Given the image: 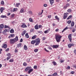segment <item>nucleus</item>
<instances>
[{
    "label": "nucleus",
    "mask_w": 76,
    "mask_h": 76,
    "mask_svg": "<svg viewBox=\"0 0 76 76\" xmlns=\"http://www.w3.org/2000/svg\"><path fill=\"white\" fill-rule=\"evenodd\" d=\"M43 10H42V12H41V13L40 14L41 15H42V13H43Z\"/></svg>",
    "instance_id": "nucleus-62"
},
{
    "label": "nucleus",
    "mask_w": 76,
    "mask_h": 76,
    "mask_svg": "<svg viewBox=\"0 0 76 76\" xmlns=\"http://www.w3.org/2000/svg\"><path fill=\"white\" fill-rule=\"evenodd\" d=\"M10 62H12L13 61V59H10V60L9 61Z\"/></svg>",
    "instance_id": "nucleus-51"
},
{
    "label": "nucleus",
    "mask_w": 76,
    "mask_h": 76,
    "mask_svg": "<svg viewBox=\"0 0 76 76\" xmlns=\"http://www.w3.org/2000/svg\"><path fill=\"white\" fill-rule=\"evenodd\" d=\"M19 5H20V3H17L16 4V7H19Z\"/></svg>",
    "instance_id": "nucleus-27"
},
{
    "label": "nucleus",
    "mask_w": 76,
    "mask_h": 76,
    "mask_svg": "<svg viewBox=\"0 0 76 76\" xmlns=\"http://www.w3.org/2000/svg\"><path fill=\"white\" fill-rule=\"evenodd\" d=\"M38 51V50L37 49H36L34 50V51L35 53H37V52Z\"/></svg>",
    "instance_id": "nucleus-40"
},
{
    "label": "nucleus",
    "mask_w": 76,
    "mask_h": 76,
    "mask_svg": "<svg viewBox=\"0 0 76 76\" xmlns=\"http://www.w3.org/2000/svg\"><path fill=\"white\" fill-rule=\"evenodd\" d=\"M10 36L11 37H15V34H11L10 35Z\"/></svg>",
    "instance_id": "nucleus-38"
},
{
    "label": "nucleus",
    "mask_w": 76,
    "mask_h": 76,
    "mask_svg": "<svg viewBox=\"0 0 76 76\" xmlns=\"http://www.w3.org/2000/svg\"><path fill=\"white\" fill-rule=\"evenodd\" d=\"M18 41V37L16 36L15 38L10 39V44H14L16 41Z\"/></svg>",
    "instance_id": "nucleus-1"
},
{
    "label": "nucleus",
    "mask_w": 76,
    "mask_h": 76,
    "mask_svg": "<svg viewBox=\"0 0 76 76\" xmlns=\"http://www.w3.org/2000/svg\"><path fill=\"white\" fill-rule=\"evenodd\" d=\"M70 66H67V68H66V69L67 70H69V69H70Z\"/></svg>",
    "instance_id": "nucleus-47"
},
{
    "label": "nucleus",
    "mask_w": 76,
    "mask_h": 76,
    "mask_svg": "<svg viewBox=\"0 0 76 76\" xmlns=\"http://www.w3.org/2000/svg\"><path fill=\"white\" fill-rule=\"evenodd\" d=\"M33 71H34V69H30L28 71V74H30L31 72H33Z\"/></svg>",
    "instance_id": "nucleus-10"
},
{
    "label": "nucleus",
    "mask_w": 76,
    "mask_h": 76,
    "mask_svg": "<svg viewBox=\"0 0 76 76\" xmlns=\"http://www.w3.org/2000/svg\"><path fill=\"white\" fill-rule=\"evenodd\" d=\"M43 6L45 7H47V4H45L43 5Z\"/></svg>",
    "instance_id": "nucleus-52"
},
{
    "label": "nucleus",
    "mask_w": 76,
    "mask_h": 76,
    "mask_svg": "<svg viewBox=\"0 0 76 76\" xmlns=\"http://www.w3.org/2000/svg\"><path fill=\"white\" fill-rule=\"evenodd\" d=\"M29 20L30 22H33V20H32L31 18H30L29 19Z\"/></svg>",
    "instance_id": "nucleus-29"
},
{
    "label": "nucleus",
    "mask_w": 76,
    "mask_h": 76,
    "mask_svg": "<svg viewBox=\"0 0 76 76\" xmlns=\"http://www.w3.org/2000/svg\"><path fill=\"white\" fill-rule=\"evenodd\" d=\"M75 31H76V29H73L72 30V32H75Z\"/></svg>",
    "instance_id": "nucleus-57"
},
{
    "label": "nucleus",
    "mask_w": 76,
    "mask_h": 76,
    "mask_svg": "<svg viewBox=\"0 0 76 76\" xmlns=\"http://www.w3.org/2000/svg\"><path fill=\"white\" fill-rule=\"evenodd\" d=\"M11 15V13H10L9 12L7 14V16H10Z\"/></svg>",
    "instance_id": "nucleus-54"
},
{
    "label": "nucleus",
    "mask_w": 76,
    "mask_h": 76,
    "mask_svg": "<svg viewBox=\"0 0 76 76\" xmlns=\"http://www.w3.org/2000/svg\"><path fill=\"white\" fill-rule=\"evenodd\" d=\"M33 29H31L30 30V32H33Z\"/></svg>",
    "instance_id": "nucleus-63"
},
{
    "label": "nucleus",
    "mask_w": 76,
    "mask_h": 76,
    "mask_svg": "<svg viewBox=\"0 0 76 76\" xmlns=\"http://www.w3.org/2000/svg\"><path fill=\"white\" fill-rule=\"evenodd\" d=\"M35 43V40H32L31 42V44L32 45H34Z\"/></svg>",
    "instance_id": "nucleus-14"
},
{
    "label": "nucleus",
    "mask_w": 76,
    "mask_h": 76,
    "mask_svg": "<svg viewBox=\"0 0 76 76\" xmlns=\"http://www.w3.org/2000/svg\"><path fill=\"white\" fill-rule=\"evenodd\" d=\"M25 37H26V38H29V35H28V34L26 33V34Z\"/></svg>",
    "instance_id": "nucleus-15"
},
{
    "label": "nucleus",
    "mask_w": 76,
    "mask_h": 76,
    "mask_svg": "<svg viewBox=\"0 0 76 76\" xmlns=\"http://www.w3.org/2000/svg\"><path fill=\"white\" fill-rule=\"evenodd\" d=\"M67 11H68V12H69V13H70V12H72V10H70V9L68 10Z\"/></svg>",
    "instance_id": "nucleus-44"
},
{
    "label": "nucleus",
    "mask_w": 76,
    "mask_h": 76,
    "mask_svg": "<svg viewBox=\"0 0 76 76\" xmlns=\"http://www.w3.org/2000/svg\"><path fill=\"white\" fill-rule=\"evenodd\" d=\"M10 33H11L12 34V33H14V30H13V29H11L10 30Z\"/></svg>",
    "instance_id": "nucleus-28"
},
{
    "label": "nucleus",
    "mask_w": 76,
    "mask_h": 76,
    "mask_svg": "<svg viewBox=\"0 0 76 76\" xmlns=\"http://www.w3.org/2000/svg\"><path fill=\"white\" fill-rule=\"evenodd\" d=\"M72 18V15H71L67 18V19H71Z\"/></svg>",
    "instance_id": "nucleus-26"
},
{
    "label": "nucleus",
    "mask_w": 76,
    "mask_h": 76,
    "mask_svg": "<svg viewBox=\"0 0 76 76\" xmlns=\"http://www.w3.org/2000/svg\"><path fill=\"white\" fill-rule=\"evenodd\" d=\"M74 53L75 54H76V50H74Z\"/></svg>",
    "instance_id": "nucleus-61"
},
{
    "label": "nucleus",
    "mask_w": 76,
    "mask_h": 76,
    "mask_svg": "<svg viewBox=\"0 0 76 76\" xmlns=\"http://www.w3.org/2000/svg\"><path fill=\"white\" fill-rule=\"evenodd\" d=\"M36 37H37V36L36 35H34L32 37V39H35V38H36Z\"/></svg>",
    "instance_id": "nucleus-24"
},
{
    "label": "nucleus",
    "mask_w": 76,
    "mask_h": 76,
    "mask_svg": "<svg viewBox=\"0 0 76 76\" xmlns=\"http://www.w3.org/2000/svg\"><path fill=\"white\" fill-rule=\"evenodd\" d=\"M7 44H4L3 45V47L4 48H7Z\"/></svg>",
    "instance_id": "nucleus-18"
},
{
    "label": "nucleus",
    "mask_w": 76,
    "mask_h": 76,
    "mask_svg": "<svg viewBox=\"0 0 76 76\" xmlns=\"http://www.w3.org/2000/svg\"><path fill=\"white\" fill-rule=\"evenodd\" d=\"M1 17L2 18H6L7 16L6 15H2L1 16Z\"/></svg>",
    "instance_id": "nucleus-25"
},
{
    "label": "nucleus",
    "mask_w": 76,
    "mask_h": 76,
    "mask_svg": "<svg viewBox=\"0 0 76 76\" xmlns=\"http://www.w3.org/2000/svg\"><path fill=\"white\" fill-rule=\"evenodd\" d=\"M34 69H37V66H34Z\"/></svg>",
    "instance_id": "nucleus-42"
},
{
    "label": "nucleus",
    "mask_w": 76,
    "mask_h": 76,
    "mask_svg": "<svg viewBox=\"0 0 76 76\" xmlns=\"http://www.w3.org/2000/svg\"><path fill=\"white\" fill-rule=\"evenodd\" d=\"M23 66H27V64L25 62L23 64Z\"/></svg>",
    "instance_id": "nucleus-45"
},
{
    "label": "nucleus",
    "mask_w": 76,
    "mask_h": 76,
    "mask_svg": "<svg viewBox=\"0 0 76 76\" xmlns=\"http://www.w3.org/2000/svg\"><path fill=\"white\" fill-rule=\"evenodd\" d=\"M49 31H50V30H47L45 31H44L45 34H47V33H48L49 32Z\"/></svg>",
    "instance_id": "nucleus-20"
},
{
    "label": "nucleus",
    "mask_w": 76,
    "mask_h": 76,
    "mask_svg": "<svg viewBox=\"0 0 76 76\" xmlns=\"http://www.w3.org/2000/svg\"><path fill=\"white\" fill-rule=\"evenodd\" d=\"M74 25H75V23H74V22H72L71 23V26L72 27H73V26H74Z\"/></svg>",
    "instance_id": "nucleus-22"
},
{
    "label": "nucleus",
    "mask_w": 76,
    "mask_h": 76,
    "mask_svg": "<svg viewBox=\"0 0 76 76\" xmlns=\"http://www.w3.org/2000/svg\"><path fill=\"white\" fill-rule=\"evenodd\" d=\"M18 10V9L17 8H14L13 10V12H16V11H17Z\"/></svg>",
    "instance_id": "nucleus-33"
},
{
    "label": "nucleus",
    "mask_w": 76,
    "mask_h": 76,
    "mask_svg": "<svg viewBox=\"0 0 76 76\" xmlns=\"http://www.w3.org/2000/svg\"><path fill=\"white\" fill-rule=\"evenodd\" d=\"M52 47L53 48H57L58 47V45H53L52 46Z\"/></svg>",
    "instance_id": "nucleus-12"
},
{
    "label": "nucleus",
    "mask_w": 76,
    "mask_h": 76,
    "mask_svg": "<svg viewBox=\"0 0 76 76\" xmlns=\"http://www.w3.org/2000/svg\"><path fill=\"white\" fill-rule=\"evenodd\" d=\"M35 42L36 44H35V45H39L40 42V40H39V39L37 38L36 39Z\"/></svg>",
    "instance_id": "nucleus-3"
},
{
    "label": "nucleus",
    "mask_w": 76,
    "mask_h": 76,
    "mask_svg": "<svg viewBox=\"0 0 76 76\" xmlns=\"http://www.w3.org/2000/svg\"><path fill=\"white\" fill-rule=\"evenodd\" d=\"M68 37L69 40V41L71 42V41H72V34H69L68 35Z\"/></svg>",
    "instance_id": "nucleus-5"
},
{
    "label": "nucleus",
    "mask_w": 76,
    "mask_h": 76,
    "mask_svg": "<svg viewBox=\"0 0 76 76\" xmlns=\"http://www.w3.org/2000/svg\"><path fill=\"white\" fill-rule=\"evenodd\" d=\"M9 48H8L6 50H5V51H9Z\"/></svg>",
    "instance_id": "nucleus-59"
},
{
    "label": "nucleus",
    "mask_w": 76,
    "mask_h": 76,
    "mask_svg": "<svg viewBox=\"0 0 76 76\" xmlns=\"http://www.w3.org/2000/svg\"><path fill=\"white\" fill-rule=\"evenodd\" d=\"M4 10V8L3 7H1L0 9V11L1 13H3V12Z\"/></svg>",
    "instance_id": "nucleus-13"
},
{
    "label": "nucleus",
    "mask_w": 76,
    "mask_h": 76,
    "mask_svg": "<svg viewBox=\"0 0 76 76\" xmlns=\"http://www.w3.org/2000/svg\"><path fill=\"white\" fill-rule=\"evenodd\" d=\"M24 12V10L23 9V8L21 9L20 11V12L23 13Z\"/></svg>",
    "instance_id": "nucleus-30"
},
{
    "label": "nucleus",
    "mask_w": 76,
    "mask_h": 76,
    "mask_svg": "<svg viewBox=\"0 0 76 76\" xmlns=\"http://www.w3.org/2000/svg\"><path fill=\"white\" fill-rule=\"evenodd\" d=\"M10 28L9 26L5 25L4 26V28Z\"/></svg>",
    "instance_id": "nucleus-35"
},
{
    "label": "nucleus",
    "mask_w": 76,
    "mask_h": 76,
    "mask_svg": "<svg viewBox=\"0 0 76 76\" xmlns=\"http://www.w3.org/2000/svg\"><path fill=\"white\" fill-rule=\"evenodd\" d=\"M49 1L50 2V4L51 6L53 5V4L54 3V0H49Z\"/></svg>",
    "instance_id": "nucleus-11"
},
{
    "label": "nucleus",
    "mask_w": 76,
    "mask_h": 76,
    "mask_svg": "<svg viewBox=\"0 0 76 76\" xmlns=\"http://www.w3.org/2000/svg\"><path fill=\"white\" fill-rule=\"evenodd\" d=\"M26 33V30H24L23 31L21 34V35L22 36H24V35H25V34Z\"/></svg>",
    "instance_id": "nucleus-9"
},
{
    "label": "nucleus",
    "mask_w": 76,
    "mask_h": 76,
    "mask_svg": "<svg viewBox=\"0 0 76 76\" xmlns=\"http://www.w3.org/2000/svg\"><path fill=\"white\" fill-rule=\"evenodd\" d=\"M48 18H49V19H50V18H51V15H50L49 16H48Z\"/></svg>",
    "instance_id": "nucleus-53"
},
{
    "label": "nucleus",
    "mask_w": 76,
    "mask_h": 76,
    "mask_svg": "<svg viewBox=\"0 0 76 76\" xmlns=\"http://www.w3.org/2000/svg\"><path fill=\"white\" fill-rule=\"evenodd\" d=\"M21 27H22V28H26L27 27V26L25 24H23L22 25Z\"/></svg>",
    "instance_id": "nucleus-16"
},
{
    "label": "nucleus",
    "mask_w": 76,
    "mask_h": 76,
    "mask_svg": "<svg viewBox=\"0 0 76 76\" xmlns=\"http://www.w3.org/2000/svg\"><path fill=\"white\" fill-rule=\"evenodd\" d=\"M73 67H74V68H76V66L75 65H73Z\"/></svg>",
    "instance_id": "nucleus-64"
},
{
    "label": "nucleus",
    "mask_w": 76,
    "mask_h": 76,
    "mask_svg": "<svg viewBox=\"0 0 76 76\" xmlns=\"http://www.w3.org/2000/svg\"><path fill=\"white\" fill-rule=\"evenodd\" d=\"M11 58V56H8L7 58V60H9Z\"/></svg>",
    "instance_id": "nucleus-37"
},
{
    "label": "nucleus",
    "mask_w": 76,
    "mask_h": 76,
    "mask_svg": "<svg viewBox=\"0 0 76 76\" xmlns=\"http://www.w3.org/2000/svg\"><path fill=\"white\" fill-rule=\"evenodd\" d=\"M35 29H38L39 28H38V26L37 25H36L35 27H34Z\"/></svg>",
    "instance_id": "nucleus-21"
},
{
    "label": "nucleus",
    "mask_w": 76,
    "mask_h": 76,
    "mask_svg": "<svg viewBox=\"0 0 76 76\" xmlns=\"http://www.w3.org/2000/svg\"><path fill=\"white\" fill-rule=\"evenodd\" d=\"M68 13H64V15L63 17V18L64 19H66L67 17V15H68Z\"/></svg>",
    "instance_id": "nucleus-4"
},
{
    "label": "nucleus",
    "mask_w": 76,
    "mask_h": 76,
    "mask_svg": "<svg viewBox=\"0 0 76 76\" xmlns=\"http://www.w3.org/2000/svg\"><path fill=\"white\" fill-rule=\"evenodd\" d=\"M53 63L54 65L55 66H56V64H57L56 63V62L55 61L53 62Z\"/></svg>",
    "instance_id": "nucleus-43"
},
{
    "label": "nucleus",
    "mask_w": 76,
    "mask_h": 76,
    "mask_svg": "<svg viewBox=\"0 0 76 76\" xmlns=\"http://www.w3.org/2000/svg\"><path fill=\"white\" fill-rule=\"evenodd\" d=\"M24 48L25 50H28V48H27V46H26V45H25L24 46Z\"/></svg>",
    "instance_id": "nucleus-19"
},
{
    "label": "nucleus",
    "mask_w": 76,
    "mask_h": 76,
    "mask_svg": "<svg viewBox=\"0 0 76 76\" xmlns=\"http://www.w3.org/2000/svg\"><path fill=\"white\" fill-rule=\"evenodd\" d=\"M28 12L29 14V15H33V12L31 11H29Z\"/></svg>",
    "instance_id": "nucleus-17"
},
{
    "label": "nucleus",
    "mask_w": 76,
    "mask_h": 76,
    "mask_svg": "<svg viewBox=\"0 0 76 76\" xmlns=\"http://www.w3.org/2000/svg\"><path fill=\"white\" fill-rule=\"evenodd\" d=\"M70 6V4H66V7H68V6Z\"/></svg>",
    "instance_id": "nucleus-55"
},
{
    "label": "nucleus",
    "mask_w": 76,
    "mask_h": 76,
    "mask_svg": "<svg viewBox=\"0 0 76 76\" xmlns=\"http://www.w3.org/2000/svg\"><path fill=\"white\" fill-rule=\"evenodd\" d=\"M75 45L73 44H69L68 45V48H71V47H72V46H74Z\"/></svg>",
    "instance_id": "nucleus-7"
},
{
    "label": "nucleus",
    "mask_w": 76,
    "mask_h": 76,
    "mask_svg": "<svg viewBox=\"0 0 76 76\" xmlns=\"http://www.w3.org/2000/svg\"><path fill=\"white\" fill-rule=\"evenodd\" d=\"M57 75V73H55L54 74H53L52 75L53 76H56V75Z\"/></svg>",
    "instance_id": "nucleus-39"
},
{
    "label": "nucleus",
    "mask_w": 76,
    "mask_h": 76,
    "mask_svg": "<svg viewBox=\"0 0 76 76\" xmlns=\"http://www.w3.org/2000/svg\"><path fill=\"white\" fill-rule=\"evenodd\" d=\"M4 31H3V32H7L8 31V30L7 29L4 30Z\"/></svg>",
    "instance_id": "nucleus-46"
},
{
    "label": "nucleus",
    "mask_w": 76,
    "mask_h": 76,
    "mask_svg": "<svg viewBox=\"0 0 76 76\" xmlns=\"http://www.w3.org/2000/svg\"><path fill=\"white\" fill-rule=\"evenodd\" d=\"M4 28V25L3 24L0 25V29H3Z\"/></svg>",
    "instance_id": "nucleus-8"
},
{
    "label": "nucleus",
    "mask_w": 76,
    "mask_h": 76,
    "mask_svg": "<svg viewBox=\"0 0 76 76\" xmlns=\"http://www.w3.org/2000/svg\"><path fill=\"white\" fill-rule=\"evenodd\" d=\"M23 41V39H21L20 40V42H22Z\"/></svg>",
    "instance_id": "nucleus-56"
},
{
    "label": "nucleus",
    "mask_w": 76,
    "mask_h": 76,
    "mask_svg": "<svg viewBox=\"0 0 76 76\" xmlns=\"http://www.w3.org/2000/svg\"><path fill=\"white\" fill-rule=\"evenodd\" d=\"M15 51L16 53H18V49H15Z\"/></svg>",
    "instance_id": "nucleus-50"
},
{
    "label": "nucleus",
    "mask_w": 76,
    "mask_h": 76,
    "mask_svg": "<svg viewBox=\"0 0 76 76\" xmlns=\"http://www.w3.org/2000/svg\"><path fill=\"white\" fill-rule=\"evenodd\" d=\"M56 39L57 42H60L61 41V39L62 37L61 36L56 34L55 35Z\"/></svg>",
    "instance_id": "nucleus-2"
},
{
    "label": "nucleus",
    "mask_w": 76,
    "mask_h": 76,
    "mask_svg": "<svg viewBox=\"0 0 76 76\" xmlns=\"http://www.w3.org/2000/svg\"><path fill=\"white\" fill-rule=\"evenodd\" d=\"M7 56H8V57H11V55L10 53H8L7 55Z\"/></svg>",
    "instance_id": "nucleus-36"
},
{
    "label": "nucleus",
    "mask_w": 76,
    "mask_h": 76,
    "mask_svg": "<svg viewBox=\"0 0 76 76\" xmlns=\"http://www.w3.org/2000/svg\"><path fill=\"white\" fill-rule=\"evenodd\" d=\"M71 22H72V21H71V20L68 21L67 22V23H68V24H70Z\"/></svg>",
    "instance_id": "nucleus-41"
},
{
    "label": "nucleus",
    "mask_w": 76,
    "mask_h": 76,
    "mask_svg": "<svg viewBox=\"0 0 76 76\" xmlns=\"http://www.w3.org/2000/svg\"><path fill=\"white\" fill-rule=\"evenodd\" d=\"M59 30L57 28L56 30V32H58V31Z\"/></svg>",
    "instance_id": "nucleus-60"
},
{
    "label": "nucleus",
    "mask_w": 76,
    "mask_h": 76,
    "mask_svg": "<svg viewBox=\"0 0 76 76\" xmlns=\"http://www.w3.org/2000/svg\"><path fill=\"white\" fill-rule=\"evenodd\" d=\"M55 18H56L57 20H59L60 19H59V18L58 17V16H56L55 17Z\"/></svg>",
    "instance_id": "nucleus-31"
},
{
    "label": "nucleus",
    "mask_w": 76,
    "mask_h": 76,
    "mask_svg": "<svg viewBox=\"0 0 76 76\" xmlns=\"http://www.w3.org/2000/svg\"><path fill=\"white\" fill-rule=\"evenodd\" d=\"M1 5H4V1H1Z\"/></svg>",
    "instance_id": "nucleus-34"
},
{
    "label": "nucleus",
    "mask_w": 76,
    "mask_h": 76,
    "mask_svg": "<svg viewBox=\"0 0 76 76\" xmlns=\"http://www.w3.org/2000/svg\"><path fill=\"white\" fill-rule=\"evenodd\" d=\"M68 29V27H67V26L64 29V31H66V30Z\"/></svg>",
    "instance_id": "nucleus-48"
},
{
    "label": "nucleus",
    "mask_w": 76,
    "mask_h": 76,
    "mask_svg": "<svg viewBox=\"0 0 76 76\" xmlns=\"http://www.w3.org/2000/svg\"><path fill=\"white\" fill-rule=\"evenodd\" d=\"M44 50H45V51H46V52H49V51L47 50L46 49V48H44Z\"/></svg>",
    "instance_id": "nucleus-49"
},
{
    "label": "nucleus",
    "mask_w": 76,
    "mask_h": 76,
    "mask_svg": "<svg viewBox=\"0 0 76 76\" xmlns=\"http://www.w3.org/2000/svg\"><path fill=\"white\" fill-rule=\"evenodd\" d=\"M41 27H42V26L41 25H39V28H41Z\"/></svg>",
    "instance_id": "nucleus-58"
},
{
    "label": "nucleus",
    "mask_w": 76,
    "mask_h": 76,
    "mask_svg": "<svg viewBox=\"0 0 76 76\" xmlns=\"http://www.w3.org/2000/svg\"><path fill=\"white\" fill-rule=\"evenodd\" d=\"M22 45V44L21 43H20L19 44H18L17 45V47H20L21 46V45Z\"/></svg>",
    "instance_id": "nucleus-23"
},
{
    "label": "nucleus",
    "mask_w": 76,
    "mask_h": 76,
    "mask_svg": "<svg viewBox=\"0 0 76 76\" xmlns=\"http://www.w3.org/2000/svg\"><path fill=\"white\" fill-rule=\"evenodd\" d=\"M15 17V15L14 14H12L11 15V18H13Z\"/></svg>",
    "instance_id": "nucleus-32"
},
{
    "label": "nucleus",
    "mask_w": 76,
    "mask_h": 76,
    "mask_svg": "<svg viewBox=\"0 0 76 76\" xmlns=\"http://www.w3.org/2000/svg\"><path fill=\"white\" fill-rule=\"evenodd\" d=\"M31 68L32 67L31 66H28L25 69V70L26 71V72H27V71H28L29 70H30Z\"/></svg>",
    "instance_id": "nucleus-6"
}]
</instances>
